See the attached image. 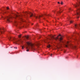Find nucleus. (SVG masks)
<instances>
[{
  "label": "nucleus",
  "mask_w": 80,
  "mask_h": 80,
  "mask_svg": "<svg viewBox=\"0 0 80 80\" xmlns=\"http://www.w3.org/2000/svg\"><path fill=\"white\" fill-rule=\"evenodd\" d=\"M78 3H77L76 4L74 5V6L75 7V8H77V15L78 18H79L78 15H80V0H78Z\"/></svg>",
  "instance_id": "nucleus-1"
},
{
  "label": "nucleus",
  "mask_w": 80,
  "mask_h": 80,
  "mask_svg": "<svg viewBox=\"0 0 80 80\" xmlns=\"http://www.w3.org/2000/svg\"><path fill=\"white\" fill-rule=\"evenodd\" d=\"M50 37L52 40H59L61 42H62L61 41H62L63 39V38H62L63 36L60 34H59V36H58V37L56 38H54L53 36H51Z\"/></svg>",
  "instance_id": "nucleus-2"
},
{
  "label": "nucleus",
  "mask_w": 80,
  "mask_h": 80,
  "mask_svg": "<svg viewBox=\"0 0 80 80\" xmlns=\"http://www.w3.org/2000/svg\"><path fill=\"white\" fill-rule=\"evenodd\" d=\"M27 44L28 45L26 46V49L31 48V49H33V50H35V48H34V46H35V45L32 43L30 42H27Z\"/></svg>",
  "instance_id": "nucleus-3"
},
{
  "label": "nucleus",
  "mask_w": 80,
  "mask_h": 80,
  "mask_svg": "<svg viewBox=\"0 0 80 80\" xmlns=\"http://www.w3.org/2000/svg\"><path fill=\"white\" fill-rule=\"evenodd\" d=\"M20 18L21 21H22V20H23V19L22 18L21 16H20V15H17V14H16L15 15V18Z\"/></svg>",
  "instance_id": "nucleus-4"
},
{
  "label": "nucleus",
  "mask_w": 80,
  "mask_h": 80,
  "mask_svg": "<svg viewBox=\"0 0 80 80\" xmlns=\"http://www.w3.org/2000/svg\"><path fill=\"white\" fill-rule=\"evenodd\" d=\"M18 41H19V42H22V41L21 40H19L18 41H17V40H16V39L14 38V43H15L16 44H17V42H18Z\"/></svg>",
  "instance_id": "nucleus-5"
},
{
  "label": "nucleus",
  "mask_w": 80,
  "mask_h": 80,
  "mask_svg": "<svg viewBox=\"0 0 80 80\" xmlns=\"http://www.w3.org/2000/svg\"><path fill=\"white\" fill-rule=\"evenodd\" d=\"M64 45L66 47H68L69 46V42H67L66 44H64Z\"/></svg>",
  "instance_id": "nucleus-6"
},
{
  "label": "nucleus",
  "mask_w": 80,
  "mask_h": 80,
  "mask_svg": "<svg viewBox=\"0 0 80 80\" xmlns=\"http://www.w3.org/2000/svg\"><path fill=\"white\" fill-rule=\"evenodd\" d=\"M12 18V17H7L6 18L7 20V22H10V18Z\"/></svg>",
  "instance_id": "nucleus-7"
},
{
  "label": "nucleus",
  "mask_w": 80,
  "mask_h": 80,
  "mask_svg": "<svg viewBox=\"0 0 80 80\" xmlns=\"http://www.w3.org/2000/svg\"><path fill=\"white\" fill-rule=\"evenodd\" d=\"M42 16H43V15H42V16L39 15V17H37V16H34V17H35V18H40V17H42Z\"/></svg>",
  "instance_id": "nucleus-8"
},
{
  "label": "nucleus",
  "mask_w": 80,
  "mask_h": 80,
  "mask_svg": "<svg viewBox=\"0 0 80 80\" xmlns=\"http://www.w3.org/2000/svg\"><path fill=\"white\" fill-rule=\"evenodd\" d=\"M71 48H74V49H76V48H77V46H71Z\"/></svg>",
  "instance_id": "nucleus-9"
},
{
  "label": "nucleus",
  "mask_w": 80,
  "mask_h": 80,
  "mask_svg": "<svg viewBox=\"0 0 80 80\" xmlns=\"http://www.w3.org/2000/svg\"><path fill=\"white\" fill-rule=\"evenodd\" d=\"M40 45V42H37L36 43V46H39Z\"/></svg>",
  "instance_id": "nucleus-10"
},
{
  "label": "nucleus",
  "mask_w": 80,
  "mask_h": 80,
  "mask_svg": "<svg viewBox=\"0 0 80 80\" xmlns=\"http://www.w3.org/2000/svg\"><path fill=\"white\" fill-rule=\"evenodd\" d=\"M29 14L30 15V17H32V16L33 15V14L31 12H30Z\"/></svg>",
  "instance_id": "nucleus-11"
},
{
  "label": "nucleus",
  "mask_w": 80,
  "mask_h": 80,
  "mask_svg": "<svg viewBox=\"0 0 80 80\" xmlns=\"http://www.w3.org/2000/svg\"><path fill=\"white\" fill-rule=\"evenodd\" d=\"M78 25H75V28H78Z\"/></svg>",
  "instance_id": "nucleus-12"
},
{
  "label": "nucleus",
  "mask_w": 80,
  "mask_h": 80,
  "mask_svg": "<svg viewBox=\"0 0 80 80\" xmlns=\"http://www.w3.org/2000/svg\"><path fill=\"white\" fill-rule=\"evenodd\" d=\"M25 38H26V39H27V40H28V38H29V37L28 36H26Z\"/></svg>",
  "instance_id": "nucleus-13"
},
{
  "label": "nucleus",
  "mask_w": 80,
  "mask_h": 80,
  "mask_svg": "<svg viewBox=\"0 0 80 80\" xmlns=\"http://www.w3.org/2000/svg\"><path fill=\"white\" fill-rule=\"evenodd\" d=\"M0 33L1 34H2V33H3V32L1 30V29L0 28Z\"/></svg>",
  "instance_id": "nucleus-14"
},
{
  "label": "nucleus",
  "mask_w": 80,
  "mask_h": 80,
  "mask_svg": "<svg viewBox=\"0 0 80 80\" xmlns=\"http://www.w3.org/2000/svg\"><path fill=\"white\" fill-rule=\"evenodd\" d=\"M62 12H60V11H59L57 12V14H59V13H60Z\"/></svg>",
  "instance_id": "nucleus-15"
},
{
  "label": "nucleus",
  "mask_w": 80,
  "mask_h": 80,
  "mask_svg": "<svg viewBox=\"0 0 80 80\" xmlns=\"http://www.w3.org/2000/svg\"><path fill=\"white\" fill-rule=\"evenodd\" d=\"M50 45L49 44V45H48L47 46V47L48 48H50Z\"/></svg>",
  "instance_id": "nucleus-16"
},
{
  "label": "nucleus",
  "mask_w": 80,
  "mask_h": 80,
  "mask_svg": "<svg viewBox=\"0 0 80 80\" xmlns=\"http://www.w3.org/2000/svg\"><path fill=\"white\" fill-rule=\"evenodd\" d=\"M2 30H3V32H5V29L3 28L2 29Z\"/></svg>",
  "instance_id": "nucleus-17"
},
{
  "label": "nucleus",
  "mask_w": 80,
  "mask_h": 80,
  "mask_svg": "<svg viewBox=\"0 0 80 80\" xmlns=\"http://www.w3.org/2000/svg\"><path fill=\"white\" fill-rule=\"evenodd\" d=\"M18 37L19 38H20L21 37V35H19Z\"/></svg>",
  "instance_id": "nucleus-18"
},
{
  "label": "nucleus",
  "mask_w": 80,
  "mask_h": 80,
  "mask_svg": "<svg viewBox=\"0 0 80 80\" xmlns=\"http://www.w3.org/2000/svg\"><path fill=\"white\" fill-rule=\"evenodd\" d=\"M50 56H51V57H53V54H51L50 55Z\"/></svg>",
  "instance_id": "nucleus-19"
},
{
  "label": "nucleus",
  "mask_w": 80,
  "mask_h": 80,
  "mask_svg": "<svg viewBox=\"0 0 80 80\" xmlns=\"http://www.w3.org/2000/svg\"><path fill=\"white\" fill-rule=\"evenodd\" d=\"M73 22V21H70V23H72Z\"/></svg>",
  "instance_id": "nucleus-20"
},
{
  "label": "nucleus",
  "mask_w": 80,
  "mask_h": 80,
  "mask_svg": "<svg viewBox=\"0 0 80 80\" xmlns=\"http://www.w3.org/2000/svg\"><path fill=\"white\" fill-rule=\"evenodd\" d=\"M9 40H10V39H11V37H9Z\"/></svg>",
  "instance_id": "nucleus-21"
},
{
  "label": "nucleus",
  "mask_w": 80,
  "mask_h": 80,
  "mask_svg": "<svg viewBox=\"0 0 80 80\" xmlns=\"http://www.w3.org/2000/svg\"><path fill=\"white\" fill-rule=\"evenodd\" d=\"M61 5H63V2H61Z\"/></svg>",
  "instance_id": "nucleus-22"
},
{
  "label": "nucleus",
  "mask_w": 80,
  "mask_h": 80,
  "mask_svg": "<svg viewBox=\"0 0 80 80\" xmlns=\"http://www.w3.org/2000/svg\"><path fill=\"white\" fill-rule=\"evenodd\" d=\"M27 51V52H28L29 51V50L28 49H27V50H26Z\"/></svg>",
  "instance_id": "nucleus-23"
},
{
  "label": "nucleus",
  "mask_w": 80,
  "mask_h": 80,
  "mask_svg": "<svg viewBox=\"0 0 80 80\" xmlns=\"http://www.w3.org/2000/svg\"><path fill=\"white\" fill-rule=\"evenodd\" d=\"M7 10H8V9H9V8H8V7H7Z\"/></svg>",
  "instance_id": "nucleus-24"
},
{
  "label": "nucleus",
  "mask_w": 80,
  "mask_h": 80,
  "mask_svg": "<svg viewBox=\"0 0 80 80\" xmlns=\"http://www.w3.org/2000/svg\"><path fill=\"white\" fill-rule=\"evenodd\" d=\"M58 4H60V2H58Z\"/></svg>",
  "instance_id": "nucleus-25"
},
{
  "label": "nucleus",
  "mask_w": 80,
  "mask_h": 80,
  "mask_svg": "<svg viewBox=\"0 0 80 80\" xmlns=\"http://www.w3.org/2000/svg\"><path fill=\"white\" fill-rule=\"evenodd\" d=\"M14 48H16L17 49V47H14Z\"/></svg>",
  "instance_id": "nucleus-26"
},
{
  "label": "nucleus",
  "mask_w": 80,
  "mask_h": 80,
  "mask_svg": "<svg viewBox=\"0 0 80 80\" xmlns=\"http://www.w3.org/2000/svg\"><path fill=\"white\" fill-rule=\"evenodd\" d=\"M60 11H61L62 10V9L61 8H60Z\"/></svg>",
  "instance_id": "nucleus-27"
},
{
  "label": "nucleus",
  "mask_w": 80,
  "mask_h": 80,
  "mask_svg": "<svg viewBox=\"0 0 80 80\" xmlns=\"http://www.w3.org/2000/svg\"><path fill=\"white\" fill-rule=\"evenodd\" d=\"M24 48H23V46H22V49H23Z\"/></svg>",
  "instance_id": "nucleus-28"
},
{
  "label": "nucleus",
  "mask_w": 80,
  "mask_h": 80,
  "mask_svg": "<svg viewBox=\"0 0 80 80\" xmlns=\"http://www.w3.org/2000/svg\"><path fill=\"white\" fill-rule=\"evenodd\" d=\"M15 23H17V22H16V21H15Z\"/></svg>",
  "instance_id": "nucleus-29"
},
{
  "label": "nucleus",
  "mask_w": 80,
  "mask_h": 80,
  "mask_svg": "<svg viewBox=\"0 0 80 80\" xmlns=\"http://www.w3.org/2000/svg\"><path fill=\"white\" fill-rule=\"evenodd\" d=\"M46 16H48V15H46V14H45Z\"/></svg>",
  "instance_id": "nucleus-30"
},
{
  "label": "nucleus",
  "mask_w": 80,
  "mask_h": 80,
  "mask_svg": "<svg viewBox=\"0 0 80 80\" xmlns=\"http://www.w3.org/2000/svg\"><path fill=\"white\" fill-rule=\"evenodd\" d=\"M48 16H50V15H48Z\"/></svg>",
  "instance_id": "nucleus-31"
},
{
  "label": "nucleus",
  "mask_w": 80,
  "mask_h": 80,
  "mask_svg": "<svg viewBox=\"0 0 80 80\" xmlns=\"http://www.w3.org/2000/svg\"><path fill=\"white\" fill-rule=\"evenodd\" d=\"M44 42H45V41H44Z\"/></svg>",
  "instance_id": "nucleus-32"
},
{
  "label": "nucleus",
  "mask_w": 80,
  "mask_h": 80,
  "mask_svg": "<svg viewBox=\"0 0 80 80\" xmlns=\"http://www.w3.org/2000/svg\"><path fill=\"white\" fill-rule=\"evenodd\" d=\"M53 12H55V11H53Z\"/></svg>",
  "instance_id": "nucleus-33"
},
{
  "label": "nucleus",
  "mask_w": 80,
  "mask_h": 80,
  "mask_svg": "<svg viewBox=\"0 0 80 80\" xmlns=\"http://www.w3.org/2000/svg\"><path fill=\"white\" fill-rule=\"evenodd\" d=\"M49 40H50V39H49Z\"/></svg>",
  "instance_id": "nucleus-34"
}]
</instances>
